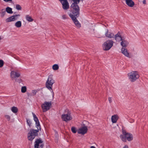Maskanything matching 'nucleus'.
I'll list each match as a JSON object with an SVG mask.
<instances>
[{
	"label": "nucleus",
	"mask_w": 148,
	"mask_h": 148,
	"mask_svg": "<svg viewBox=\"0 0 148 148\" xmlns=\"http://www.w3.org/2000/svg\"><path fill=\"white\" fill-rule=\"evenodd\" d=\"M72 4L71 6V13L69 15L77 27L80 28L81 26L76 18L78 17L79 14V8L78 5L80 0H71Z\"/></svg>",
	"instance_id": "1"
},
{
	"label": "nucleus",
	"mask_w": 148,
	"mask_h": 148,
	"mask_svg": "<svg viewBox=\"0 0 148 148\" xmlns=\"http://www.w3.org/2000/svg\"><path fill=\"white\" fill-rule=\"evenodd\" d=\"M120 137L122 141L126 142L127 140L130 141L132 140L133 136L130 133L127 132L125 130H122V134L120 136Z\"/></svg>",
	"instance_id": "2"
},
{
	"label": "nucleus",
	"mask_w": 148,
	"mask_h": 148,
	"mask_svg": "<svg viewBox=\"0 0 148 148\" xmlns=\"http://www.w3.org/2000/svg\"><path fill=\"white\" fill-rule=\"evenodd\" d=\"M129 79L132 82H134L138 79L140 75L137 71H132L128 74Z\"/></svg>",
	"instance_id": "3"
},
{
	"label": "nucleus",
	"mask_w": 148,
	"mask_h": 148,
	"mask_svg": "<svg viewBox=\"0 0 148 148\" xmlns=\"http://www.w3.org/2000/svg\"><path fill=\"white\" fill-rule=\"evenodd\" d=\"M38 130L31 129L27 134V138L29 140L32 141L36 136H38Z\"/></svg>",
	"instance_id": "4"
},
{
	"label": "nucleus",
	"mask_w": 148,
	"mask_h": 148,
	"mask_svg": "<svg viewBox=\"0 0 148 148\" xmlns=\"http://www.w3.org/2000/svg\"><path fill=\"white\" fill-rule=\"evenodd\" d=\"M55 81L53 79L52 76L51 75H49L46 83V87L50 91L52 90V87Z\"/></svg>",
	"instance_id": "5"
},
{
	"label": "nucleus",
	"mask_w": 148,
	"mask_h": 148,
	"mask_svg": "<svg viewBox=\"0 0 148 148\" xmlns=\"http://www.w3.org/2000/svg\"><path fill=\"white\" fill-rule=\"evenodd\" d=\"M113 41L111 40H109L104 42L103 45V49L105 50H109L113 45Z\"/></svg>",
	"instance_id": "6"
},
{
	"label": "nucleus",
	"mask_w": 148,
	"mask_h": 148,
	"mask_svg": "<svg viewBox=\"0 0 148 148\" xmlns=\"http://www.w3.org/2000/svg\"><path fill=\"white\" fill-rule=\"evenodd\" d=\"M51 106V101H45L41 105V108L43 112H45L50 109Z\"/></svg>",
	"instance_id": "7"
},
{
	"label": "nucleus",
	"mask_w": 148,
	"mask_h": 148,
	"mask_svg": "<svg viewBox=\"0 0 148 148\" xmlns=\"http://www.w3.org/2000/svg\"><path fill=\"white\" fill-rule=\"evenodd\" d=\"M43 141L40 138L36 139L35 142L34 148H39V144H41L40 146L41 148H42L44 146V144L42 143Z\"/></svg>",
	"instance_id": "8"
},
{
	"label": "nucleus",
	"mask_w": 148,
	"mask_h": 148,
	"mask_svg": "<svg viewBox=\"0 0 148 148\" xmlns=\"http://www.w3.org/2000/svg\"><path fill=\"white\" fill-rule=\"evenodd\" d=\"M62 120L65 121L67 122L71 120L72 118L71 116L70 113H68L66 114H64L62 115Z\"/></svg>",
	"instance_id": "9"
},
{
	"label": "nucleus",
	"mask_w": 148,
	"mask_h": 148,
	"mask_svg": "<svg viewBox=\"0 0 148 148\" xmlns=\"http://www.w3.org/2000/svg\"><path fill=\"white\" fill-rule=\"evenodd\" d=\"M20 16L19 14L12 16L6 19L7 22L14 21L18 19V18Z\"/></svg>",
	"instance_id": "10"
},
{
	"label": "nucleus",
	"mask_w": 148,
	"mask_h": 148,
	"mask_svg": "<svg viewBox=\"0 0 148 148\" xmlns=\"http://www.w3.org/2000/svg\"><path fill=\"white\" fill-rule=\"evenodd\" d=\"M62 5V7L64 10H67L69 8V3L67 0H61L60 2Z\"/></svg>",
	"instance_id": "11"
},
{
	"label": "nucleus",
	"mask_w": 148,
	"mask_h": 148,
	"mask_svg": "<svg viewBox=\"0 0 148 148\" xmlns=\"http://www.w3.org/2000/svg\"><path fill=\"white\" fill-rule=\"evenodd\" d=\"M88 130L87 127L85 126L81 127L79 129L77 132L79 134L84 135L86 133Z\"/></svg>",
	"instance_id": "12"
},
{
	"label": "nucleus",
	"mask_w": 148,
	"mask_h": 148,
	"mask_svg": "<svg viewBox=\"0 0 148 148\" xmlns=\"http://www.w3.org/2000/svg\"><path fill=\"white\" fill-rule=\"evenodd\" d=\"M10 75L12 78L14 79L16 77H19L20 75V74L18 72L12 71L11 72Z\"/></svg>",
	"instance_id": "13"
},
{
	"label": "nucleus",
	"mask_w": 148,
	"mask_h": 148,
	"mask_svg": "<svg viewBox=\"0 0 148 148\" xmlns=\"http://www.w3.org/2000/svg\"><path fill=\"white\" fill-rule=\"evenodd\" d=\"M105 35L106 37L109 38H113L114 36V34L112 32L109 31L108 29L106 30Z\"/></svg>",
	"instance_id": "14"
},
{
	"label": "nucleus",
	"mask_w": 148,
	"mask_h": 148,
	"mask_svg": "<svg viewBox=\"0 0 148 148\" xmlns=\"http://www.w3.org/2000/svg\"><path fill=\"white\" fill-rule=\"evenodd\" d=\"M115 39L117 41H121L124 38L121 37V34L119 32H118L117 34H116L114 36Z\"/></svg>",
	"instance_id": "15"
},
{
	"label": "nucleus",
	"mask_w": 148,
	"mask_h": 148,
	"mask_svg": "<svg viewBox=\"0 0 148 148\" xmlns=\"http://www.w3.org/2000/svg\"><path fill=\"white\" fill-rule=\"evenodd\" d=\"M126 4L130 7H132L135 5L134 2L132 0H125Z\"/></svg>",
	"instance_id": "16"
},
{
	"label": "nucleus",
	"mask_w": 148,
	"mask_h": 148,
	"mask_svg": "<svg viewBox=\"0 0 148 148\" xmlns=\"http://www.w3.org/2000/svg\"><path fill=\"white\" fill-rule=\"evenodd\" d=\"M128 44V42L126 40H125L124 38L122 39L121 42V45L123 47H127Z\"/></svg>",
	"instance_id": "17"
},
{
	"label": "nucleus",
	"mask_w": 148,
	"mask_h": 148,
	"mask_svg": "<svg viewBox=\"0 0 148 148\" xmlns=\"http://www.w3.org/2000/svg\"><path fill=\"white\" fill-rule=\"evenodd\" d=\"M119 118V116L117 114L112 115L111 117V121L113 123H116Z\"/></svg>",
	"instance_id": "18"
},
{
	"label": "nucleus",
	"mask_w": 148,
	"mask_h": 148,
	"mask_svg": "<svg viewBox=\"0 0 148 148\" xmlns=\"http://www.w3.org/2000/svg\"><path fill=\"white\" fill-rule=\"evenodd\" d=\"M122 53L125 56H128L129 54L127 49L122 47L121 49Z\"/></svg>",
	"instance_id": "19"
},
{
	"label": "nucleus",
	"mask_w": 148,
	"mask_h": 148,
	"mask_svg": "<svg viewBox=\"0 0 148 148\" xmlns=\"http://www.w3.org/2000/svg\"><path fill=\"white\" fill-rule=\"evenodd\" d=\"M5 117L8 121H10V122H12L14 121V119L13 118L11 119L10 116L9 115H5Z\"/></svg>",
	"instance_id": "20"
},
{
	"label": "nucleus",
	"mask_w": 148,
	"mask_h": 148,
	"mask_svg": "<svg viewBox=\"0 0 148 148\" xmlns=\"http://www.w3.org/2000/svg\"><path fill=\"white\" fill-rule=\"evenodd\" d=\"M26 20L28 22H31L33 21V19L29 15H27L25 16Z\"/></svg>",
	"instance_id": "21"
},
{
	"label": "nucleus",
	"mask_w": 148,
	"mask_h": 148,
	"mask_svg": "<svg viewBox=\"0 0 148 148\" xmlns=\"http://www.w3.org/2000/svg\"><path fill=\"white\" fill-rule=\"evenodd\" d=\"M6 11L8 13L11 14L13 12L12 11V9L9 7H7L6 8Z\"/></svg>",
	"instance_id": "22"
},
{
	"label": "nucleus",
	"mask_w": 148,
	"mask_h": 148,
	"mask_svg": "<svg viewBox=\"0 0 148 148\" xmlns=\"http://www.w3.org/2000/svg\"><path fill=\"white\" fill-rule=\"evenodd\" d=\"M22 25V23L21 21H18L15 24V26L18 28L21 27Z\"/></svg>",
	"instance_id": "23"
},
{
	"label": "nucleus",
	"mask_w": 148,
	"mask_h": 148,
	"mask_svg": "<svg viewBox=\"0 0 148 148\" xmlns=\"http://www.w3.org/2000/svg\"><path fill=\"white\" fill-rule=\"evenodd\" d=\"M11 110L13 113H16L18 111V109L15 106H13L11 108Z\"/></svg>",
	"instance_id": "24"
},
{
	"label": "nucleus",
	"mask_w": 148,
	"mask_h": 148,
	"mask_svg": "<svg viewBox=\"0 0 148 148\" xmlns=\"http://www.w3.org/2000/svg\"><path fill=\"white\" fill-rule=\"evenodd\" d=\"M32 114L33 116L34 120L35 121V123L39 122V121L38 118L35 114L33 112L32 113Z\"/></svg>",
	"instance_id": "25"
},
{
	"label": "nucleus",
	"mask_w": 148,
	"mask_h": 148,
	"mask_svg": "<svg viewBox=\"0 0 148 148\" xmlns=\"http://www.w3.org/2000/svg\"><path fill=\"white\" fill-rule=\"evenodd\" d=\"M35 123L36 126L37 128V130H38V131H39V130H41V126L40 125L39 122V121L38 122L36 123Z\"/></svg>",
	"instance_id": "26"
},
{
	"label": "nucleus",
	"mask_w": 148,
	"mask_h": 148,
	"mask_svg": "<svg viewBox=\"0 0 148 148\" xmlns=\"http://www.w3.org/2000/svg\"><path fill=\"white\" fill-rule=\"evenodd\" d=\"M6 12V10L4 9H3L1 10L0 14H1V16L2 17H3L5 14Z\"/></svg>",
	"instance_id": "27"
},
{
	"label": "nucleus",
	"mask_w": 148,
	"mask_h": 148,
	"mask_svg": "<svg viewBox=\"0 0 148 148\" xmlns=\"http://www.w3.org/2000/svg\"><path fill=\"white\" fill-rule=\"evenodd\" d=\"M52 68L53 70H56L59 69V66L57 64H55L53 66Z\"/></svg>",
	"instance_id": "28"
},
{
	"label": "nucleus",
	"mask_w": 148,
	"mask_h": 148,
	"mask_svg": "<svg viewBox=\"0 0 148 148\" xmlns=\"http://www.w3.org/2000/svg\"><path fill=\"white\" fill-rule=\"evenodd\" d=\"M27 90V88L26 86H24L22 87L21 88V91L23 93L25 92Z\"/></svg>",
	"instance_id": "29"
},
{
	"label": "nucleus",
	"mask_w": 148,
	"mask_h": 148,
	"mask_svg": "<svg viewBox=\"0 0 148 148\" xmlns=\"http://www.w3.org/2000/svg\"><path fill=\"white\" fill-rule=\"evenodd\" d=\"M27 125L29 126V127H30L31 126L32 124V122L30 121V120L28 119H27Z\"/></svg>",
	"instance_id": "30"
},
{
	"label": "nucleus",
	"mask_w": 148,
	"mask_h": 148,
	"mask_svg": "<svg viewBox=\"0 0 148 148\" xmlns=\"http://www.w3.org/2000/svg\"><path fill=\"white\" fill-rule=\"evenodd\" d=\"M37 92V91L36 90H32V92L31 93V95L32 96H34L36 94Z\"/></svg>",
	"instance_id": "31"
},
{
	"label": "nucleus",
	"mask_w": 148,
	"mask_h": 148,
	"mask_svg": "<svg viewBox=\"0 0 148 148\" xmlns=\"http://www.w3.org/2000/svg\"><path fill=\"white\" fill-rule=\"evenodd\" d=\"M16 8L18 10H21L22 8L20 5L16 4Z\"/></svg>",
	"instance_id": "32"
},
{
	"label": "nucleus",
	"mask_w": 148,
	"mask_h": 148,
	"mask_svg": "<svg viewBox=\"0 0 148 148\" xmlns=\"http://www.w3.org/2000/svg\"><path fill=\"white\" fill-rule=\"evenodd\" d=\"M72 132L74 133H75L76 132V130L75 127H72L71 128Z\"/></svg>",
	"instance_id": "33"
},
{
	"label": "nucleus",
	"mask_w": 148,
	"mask_h": 148,
	"mask_svg": "<svg viewBox=\"0 0 148 148\" xmlns=\"http://www.w3.org/2000/svg\"><path fill=\"white\" fill-rule=\"evenodd\" d=\"M4 62L2 60H0V68L2 67L3 65Z\"/></svg>",
	"instance_id": "34"
},
{
	"label": "nucleus",
	"mask_w": 148,
	"mask_h": 148,
	"mask_svg": "<svg viewBox=\"0 0 148 148\" xmlns=\"http://www.w3.org/2000/svg\"><path fill=\"white\" fill-rule=\"evenodd\" d=\"M5 2L12 3V0H3Z\"/></svg>",
	"instance_id": "35"
},
{
	"label": "nucleus",
	"mask_w": 148,
	"mask_h": 148,
	"mask_svg": "<svg viewBox=\"0 0 148 148\" xmlns=\"http://www.w3.org/2000/svg\"><path fill=\"white\" fill-rule=\"evenodd\" d=\"M67 17L66 15L64 14L62 16V18L63 19H67Z\"/></svg>",
	"instance_id": "36"
},
{
	"label": "nucleus",
	"mask_w": 148,
	"mask_h": 148,
	"mask_svg": "<svg viewBox=\"0 0 148 148\" xmlns=\"http://www.w3.org/2000/svg\"><path fill=\"white\" fill-rule=\"evenodd\" d=\"M109 103H111L112 102V99L111 97H109L108 98Z\"/></svg>",
	"instance_id": "37"
},
{
	"label": "nucleus",
	"mask_w": 148,
	"mask_h": 148,
	"mask_svg": "<svg viewBox=\"0 0 148 148\" xmlns=\"http://www.w3.org/2000/svg\"><path fill=\"white\" fill-rule=\"evenodd\" d=\"M14 58L16 59L19 60L18 58V57H17V56H14Z\"/></svg>",
	"instance_id": "38"
},
{
	"label": "nucleus",
	"mask_w": 148,
	"mask_h": 148,
	"mask_svg": "<svg viewBox=\"0 0 148 148\" xmlns=\"http://www.w3.org/2000/svg\"><path fill=\"white\" fill-rule=\"evenodd\" d=\"M143 4H146V1L145 0H144L143 1Z\"/></svg>",
	"instance_id": "39"
},
{
	"label": "nucleus",
	"mask_w": 148,
	"mask_h": 148,
	"mask_svg": "<svg viewBox=\"0 0 148 148\" xmlns=\"http://www.w3.org/2000/svg\"><path fill=\"white\" fill-rule=\"evenodd\" d=\"M123 148H128V147L127 145H126L124 146Z\"/></svg>",
	"instance_id": "40"
},
{
	"label": "nucleus",
	"mask_w": 148,
	"mask_h": 148,
	"mask_svg": "<svg viewBox=\"0 0 148 148\" xmlns=\"http://www.w3.org/2000/svg\"><path fill=\"white\" fill-rule=\"evenodd\" d=\"M90 148H95V147L93 146H92L90 147Z\"/></svg>",
	"instance_id": "41"
},
{
	"label": "nucleus",
	"mask_w": 148,
	"mask_h": 148,
	"mask_svg": "<svg viewBox=\"0 0 148 148\" xmlns=\"http://www.w3.org/2000/svg\"><path fill=\"white\" fill-rule=\"evenodd\" d=\"M29 93H27V95H28V96H29Z\"/></svg>",
	"instance_id": "42"
},
{
	"label": "nucleus",
	"mask_w": 148,
	"mask_h": 148,
	"mask_svg": "<svg viewBox=\"0 0 148 148\" xmlns=\"http://www.w3.org/2000/svg\"><path fill=\"white\" fill-rule=\"evenodd\" d=\"M128 56L129 57V58H130V56Z\"/></svg>",
	"instance_id": "43"
}]
</instances>
